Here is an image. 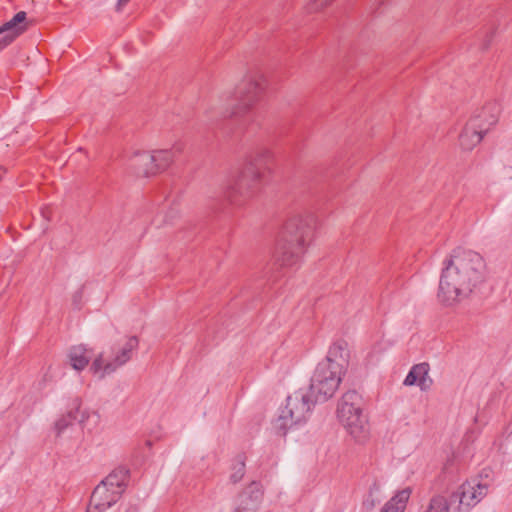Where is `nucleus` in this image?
I'll return each mask as SVG.
<instances>
[{
    "instance_id": "0eeeda50",
    "label": "nucleus",
    "mask_w": 512,
    "mask_h": 512,
    "mask_svg": "<svg viewBox=\"0 0 512 512\" xmlns=\"http://www.w3.org/2000/svg\"><path fill=\"white\" fill-rule=\"evenodd\" d=\"M315 399L311 396L310 392L304 390H297L289 395L286 400V405L281 409L278 418L274 422L275 430L285 435L287 429L293 425L305 422L311 414Z\"/></svg>"
},
{
    "instance_id": "b1692460",
    "label": "nucleus",
    "mask_w": 512,
    "mask_h": 512,
    "mask_svg": "<svg viewBox=\"0 0 512 512\" xmlns=\"http://www.w3.org/2000/svg\"><path fill=\"white\" fill-rule=\"evenodd\" d=\"M333 1L334 0H311L308 4V10L310 12H317L330 5Z\"/></svg>"
},
{
    "instance_id": "5701e85b",
    "label": "nucleus",
    "mask_w": 512,
    "mask_h": 512,
    "mask_svg": "<svg viewBox=\"0 0 512 512\" xmlns=\"http://www.w3.org/2000/svg\"><path fill=\"white\" fill-rule=\"evenodd\" d=\"M0 51L12 44L19 36L16 33L4 32L0 35Z\"/></svg>"
},
{
    "instance_id": "ddd939ff",
    "label": "nucleus",
    "mask_w": 512,
    "mask_h": 512,
    "mask_svg": "<svg viewBox=\"0 0 512 512\" xmlns=\"http://www.w3.org/2000/svg\"><path fill=\"white\" fill-rule=\"evenodd\" d=\"M429 371L430 366L428 363L423 362L415 364L404 379V385H417L422 391L429 390L433 384V380L429 376Z\"/></svg>"
},
{
    "instance_id": "39448f33",
    "label": "nucleus",
    "mask_w": 512,
    "mask_h": 512,
    "mask_svg": "<svg viewBox=\"0 0 512 512\" xmlns=\"http://www.w3.org/2000/svg\"><path fill=\"white\" fill-rule=\"evenodd\" d=\"M128 480V469L125 467L114 469L93 490L87 512H104L118 502L127 487Z\"/></svg>"
},
{
    "instance_id": "7ed1b4c3",
    "label": "nucleus",
    "mask_w": 512,
    "mask_h": 512,
    "mask_svg": "<svg viewBox=\"0 0 512 512\" xmlns=\"http://www.w3.org/2000/svg\"><path fill=\"white\" fill-rule=\"evenodd\" d=\"M346 346L344 341L334 342L325 359L316 366L309 386L315 402H326L338 390L348 365Z\"/></svg>"
},
{
    "instance_id": "2eb2a0df",
    "label": "nucleus",
    "mask_w": 512,
    "mask_h": 512,
    "mask_svg": "<svg viewBox=\"0 0 512 512\" xmlns=\"http://www.w3.org/2000/svg\"><path fill=\"white\" fill-rule=\"evenodd\" d=\"M131 168L138 176L147 177L154 175L156 168L153 166V157L149 152H141L135 154L131 159Z\"/></svg>"
},
{
    "instance_id": "393cba45",
    "label": "nucleus",
    "mask_w": 512,
    "mask_h": 512,
    "mask_svg": "<svg viewBox=\"0 0 512 512\" xmlns=\"http://www.w3.org/2000/svg\"><path fill=\"white\" fill-rule=\"evenodd\" d=\"M129 1L130 0H118V3H117L118 9H120L121 7L126 5Z\"/></svg>"
},
{
    "instance_id": "20e7f679",
    "label": "nucleus",
    "mask_w": 512,
    "mask_h": 512,
    "mask_svg": "<svg viewBox=\"0 0 512 512\" xmlns=\"http://www.w3.org/2000/svg\"><path fill=\"white\" fill-rule=\"evenodd\" d=\"M271 158L272 152L266 147H259L246 156L243 169L227 192L231 202L237 203L236 195L250 196L255 192Z\"/></svg>"
},
{
    "instance_id": "9b49d317",
    "label": "nucleus",
    "mask_w": 512,
    "mask_h": 512,
    "mask_svg": "<svg viewBox=\"0 0 512 512\" xmlns=\"http://www.w3.org/2000/svg\"><path fill=\"white\" fill-rule=\"evenodd\" d=\"M263 487L260 482L252 481L239 494L235 512H255L263 498Z\"/></svg>"
},
{
    "instance_id": "4be33fe9",
    "label": "nucleus",
    "mask_w": 512,
    "mask_h": 512,
    "mask_svg": "<svg viewBox=\"0 0 512 512\" xmlns=\"http://www.w3.org/2000/svg\"><path fill=\"white\" fill-rule=\"evenodd\" d=\"M232 473L230 475V480L233 483L239 482L244 474H245V456L244 455H238L236 458V462L232 467Z\"/></svg>"
},
{
    "instance_id": "6ab92c4d",
    "label": "nucleus",
    "mask_w": 512,
    "mask_h": 512,
    "mask_svg": "<svg viewBox=\"0 0 512 512\" xmlns=\"http://www.w3.org/2000/svg\"><path fill=\"white\" fill-rule=\"evenodd\" d=\"M26 16L27 14L24 11L16 13L11 20L0 26V35L4 32L16 33L17 36L22 35L28 28Z\"/></svg>"
},
{
    "instance_id": "9d476101",
    "label": "nucleus",
    "mask_w": 512,
    "mask_h": 512,
    "mask_svg": "<svg viewBox=\"0 0 512 512\" xmlns=\"http://www.w3.org/2000/svg\"><path fill=\"white\" fill-rule=\"evenodd\" d=\"M500 112L501 106L497 101H488L477 107L468 121L486 134L497 124Z\"/></svg>"
},
{
    "instance_id": "1a4fd4ad",
    "label": "nucleus",
    "mask_w": 512,
    "mask_h": 512,
    "mask_svg": "<svg viewBox=\"0 0 512 512\" xmlns=\"http://www.w3.org/2000/svg\"><path fill=\"white\" fill-rule=\"evenodd\" d=\"M138 343V338L132 336L117 351H113L111 357L105 358L103 353L99 354L92 362L90 371L99 378L115 372L131 359L132 352L138 347Z\"/></svg>"
},
{
    "instance_id": "4468645a",
    "label": "nucleus",
    "mask_w": 512,
    "mask_h": 512,
    "mask_svg": "<svg viewBox=\"0 0 512 512\" xmlns=\"http://www.w3.org/2000/svg\"><path fill=\"white\" fill-rule=\"evenodd\" d=\"M485 133L467 121L459 135V144L463 150L470 151L483 139Z\"/></svg>"
},
{
    "instance_id": "f3484780",
    "label": "nucleus",
    "mask_w": 512,
    "mask_h": 512,
    "mask_svg": "<svg viewBox=\"0 0 512 512\" xmlns=\"http://www.w3.org/2000/svg\"><path fill=\"white\" fill-rule=\"evenodd\" d=\"M177 153H180V149H162L151 152L153 166L156 168L155 174L166 170L174 162Z\"/></svg>"
},
{
    "instance_id": "dca6fc26",
    "label": "nucleus",
    "mask_w": 512,
    "mask_h": 512,
    "mask_svg": "<svg viewBox=\"0 0 512 512\" xmlns=\"http://www.w3.org/2000/svg\"><path fill=\"white\" fill-rule=\"evenodd\" d=\"M69 363L77 371L84 370L90 361V351L84 345H76L68 352Z\"/></svg>"
},
{
    "instance_id": "6e6552de",
    "label": "nucleus",
    "mask_w": 512,
    "mask_h": 512,
    "mask_svg": "<svg viewBox=\"0 0 512 512\" xmlns=\"http://www.w3.org/2000/svg\"><path fill=\"white\" fill-rule=\"evenodd\" d=\"M266 88V80L260 74L246 76L236 87V104L231 116H243L260 101Z\"/></svg>"
},
{
    "instance_id": "aec40b11",
    "label": "nucleus",
    "mask_w": 512,
    "mask_h": 512,
    "mask_svg": "<svg viewBox=\"0 0 512 512\" xmlns=\"http://www.w3.org/2000/svg\"><path fill=\"white\" fill-rule=\"evenodd\" d=\"M411 492V489L408 487L398 491L396 495L384 505L381 512H404Z\"/></svg>"
},
{
    "instance_id": "423d86ee",
    "label": "nucleus",
    "mask_w": 512,
    "mask_h": 512,
    "mask_svg": "<svg viewBox=\"0 0 512 512\" xmlns=\"http://www.w3.org/2000/svg\"><path fill=\"white\" fill-rule=\"evenodd\" d=\"M362 398L354 390L347 391L337 406V417L356 442H365L370 435L367 419L362 414Z\"/></svg>"
},
{
    "instance_id": "a878e982",
    "label": "nucleus",
    "mask_w": 512,
    "mask_h": 512,
    "mask_svg": "<svg viewBox=\"0 0 512 512\" xmlns=\"http://www.w3.org/2000/svg\"><path fill=\"white\" fill-rule=\"evenodd\" d=\"M145 445H146L148 448H151V446H152V442H151L150 440H147V441L145 442Z\"/></svg>"
},
{
    "instance_id": "a211bd4d",
    "label": "nucleus",
    "mask_w": 512,
    "mask_h": 512,
    "mask_svg": "<svg viewBox=\"0 0 512 512\" xmlns=\"http://www.w3.org/2000/svg\"><path fill=\"white\" fill-rule=\"evenodd\" d=\"M81 407V400L79 398H74L71 401L70 409L67 411L66 414L62 415L56 422H55V430L57 436H59L67 427H69L73 421L77 419V415L79 412V409Z\"/></svg>"
},
{
    "instance_id": "f8f14e48",
    "label": "nucleus",
    "mask_w": 512,
    "mask_h": 512,
    "mask_svg": "<svg viewBox=\"0 0 512 512\" xmlns=\"http://www.w3.org/2000/svg\"><path fill=\"white\" fill-rule=\"evenodd\" d=\"M489 485L473 479L460 486V507H473L479 503L488 493Z\"/></svg>"
},
{
    "instance_id": "f03ea898",
    "label": "nucleus",
    "mask_w": 512,
    "mask_h": 512,
    "mask_svg": "<svg viewBox=\"0 0 512 512\" xmlns=\"http://www.w3.org/2000/svg\"><path fill=\"white\" fill-rule=\"evenodd\" d=\"M316 219L312 214H298L284 223L275 243L272 259L280 267L299 263L312 240Z\"/></svg>"
},
{
    "instance_id": "412c9836",
    "label": "nucleus",
    "mask_w": 512,
    "mask_h": 512,
    "mask_svg": "<svg viewBox=\"0 0 512 512\" xmlns=\"http://www.w3.org/2000/svg\"><path fill=\"white\" fill-rule=\"evenodd\" d=\"M449 504L443 495H435L431 498L425 512H448Z\"/></svg>"
},
{
    "instance_id": "f257e3e1",
    "label": "nucleus",
    "mask_w": 512,
    "mask_h": 512,
    "mask_svg": "<svg viewBox=\"0 0 512 512\" xmlns=\"http://www.w3.org/2000/svg\"><path fill=\"white\" fill-rule=\"evenodd\" d=\"M485 262L472 250L456 248L444 260L439 280L438 300L452 306L468 297L483 279Z\"/></svg>"
}]
</instances>
